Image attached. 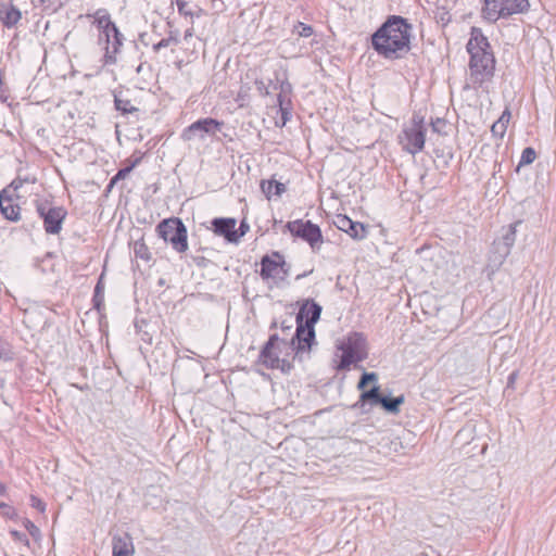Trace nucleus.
<instances>
[{"label": "nucleus", "mask_w": 556, "mask_h": 556, "mask_svg": "<svg viewBox=\"0 0 556 556\" xmlns=\"http://www.w3.org/2000/svg\"><path fill=\"white\" fill-rule=\"evenodd\" d=\"M363 343L364 339L358 333L349 337L348 341L340 346L342 355L338 369H348L351 364L364 359Z\"/></svg>", "instance_id": "obj_13"}, {"label": "nucleus", "mask_w": 556, "mask_h": 556, "mask_svg": "<svg viewBox=\"0 0 556 556\" xmlns=\"http://www.w3.org/2000/svg\"><path fill=\"white\" fill-rule=\"evenodd\" d=\"M399 142L404 151L412 155L421 152L426 142L424 117L414 115L410 123L404 126L399 135Z\"/></svg>", "instance_id": "obj_4"}, {"label": "nucleus", "mask_w": 556, "mask_h": 556, "mask_svg": "<svg viewBox=\"0 0 556 556\" xmlns=\"http://www.w3.org/2000/svg\"><path fill=\"white\" fill-rule=\"evenodd\" d=\"M511 248L506 245L502 240L497 239L493 243L492 261L501 265L510 254Z\"/></svg>", "instance_id": "obj_20"}, {"label": "nucleus", "mask_w": 556, "mask_h": 556, "mask_svg": "<svg viewBox=\"0 0 556 556\" xmlns=\"http://www.w3.org/2000/svg\"><path fill=\"white\" fill-rule=\"evenodd\" d=\"M41 3H46L48 2V5L46 7L49 8V7H58V5H61V0H40Z\"/></svg>", "instance_id": "obj_37"}, {"label": "nucleus", "mask_w": 556, "mask_h": 556, "mask_svg": "<svg viewBox=\"0 0 556 556\" xmlns=\"http://www.w3.org/2000/svg\"><path fill=\"white\" fill-rule=\"evenodd\" d=\"M261 189L267 199L271 195H281L286 191V186L275 179L263 180L261 182Z\"/></svg>", "instance_id": "obj_19"}, {"label": "nucleus", "mask_w": 556, "mask_h": 556, "mask_svg": "<svg viewBox=\"0 0 556 556\" xmlns=\"http://www.w3.org/2000/svg\"><path fill=\"white\" fill-rule=\"evenodd\" d=\"M114 105L122 114H129L138 110L129 99H124L122 93H114Z\"/></svg>", "instance_id": "obj_21"}, {"label": "nucleus", "mask_w": 556, "mask_h": 556, "mask_svg": "<svg viewBox=\"0 0 556 556\" xmlns=\"http://www.w3.org/2000/svg\"><path fill=\"white\" fill-rule=\"evenodd\" d=\"M321 314V306L314 301L306 300L296 316L299 323L291 343L298 341L296 354L308 352L315 339L314 325L317 323Z\"/></svg>", "instance_id": "obj_3"}, {"label": "nucleus", "mask_w": 556, "mask_h": 556, "mask_svg": "<svg viewBox=\"0 0 556 556\" xmlns=\"http://www.w3.org/2000/svg\"><path fill=\"white\" fill-rule=\"evenodd\" d=\"M444 125V122L440 118H438L435 122H432V128L434 131H440L439 126Z\"/></svg>", "instance_id": "obj_38"}, {"label": "nucleus", "mask_w": 556, "mask_h": 556, "mask_svg": "<svg viewBox=\"0 0 556 556\" xmlns=\"http://www.w3.org/2000/svg\"><path fill=\"white\" fill-rule=\"evenodd\" d=\"M23 187V181L13 180L11 185L0 192V211L2 215L12 222L20 218V206L16 200L20 198L17 191Z\"/></svg>", "instance_id": "obj_9"}, {"label": "nucleus", "mask_w": 556, "mask_h": 556, "mask_svg": "<svg viewBox=\"0 0 556 556\" xmlns=\"http://www.w3.org/2000/svg\"><path fill=\"white\" fill-rule=\"evenodd\" d=\"M102 292V286H101V279L98 281L96 288H94V300L99 296V294Z\"/></svg>", "instance_id": "obj_39"}, {"label": "nucleus", "mask_w": 556, "mask_h": 556, "mask_svg": "<svg viewBox=\"0 0 556 556\" xmlns=\"http://www.w3.org/2000/svg\"><path fill=\"white\" fill-rule=\"evenodd\" d=\"M11 534L18 541L24 542L28 544V541L26 540V536L24 533H21L18 531H11Z\"/></svg>", "instance_id": "obj_36"}, {"label": "nucleus", "mask_w": 556, "mask_h": 556, "mask_svg": "<svg viewBox=\"0 0 556 556\" xmlns=\"http://www.w3.org/2000/svg\"><path fill=\"white\" fill-rule=\"evenodd\" d=\"M404 403V396L387 397L380 400V405L389 413L396 414L400 410V405Z\"/></svg>", "instance_id": "obj_22"}, {"label": "nucleus", "mask_w": 556, "mask_h": 556, "mask_svg": "<svg viewBox=\"0 0 556 556\" xmlns=\"http://www.w3.org/2000/svg\"><path fill=\"white\" fill-rule=\"evenodd\" d=\"M372 47L389 60H395L406 54L410 47V26L401 16H391L372 35Z\"/></svg>", "instance_id": "obj_1"}, {"label": "nucleus", "mask_w": 556, "mask_h": 556, "mask_svg": "<svg viewBox=\"0 0 556 556\" xmlns=\"http://www.w3.org/2000/svg\"><path fill=\"white\" fill-rule=\"evenodd\" d=\"M135 552L129 534L115 535L113 538V556H132Z\"/></svg>", "instance_id": "obj_17"}, {"label": "nucleus", "mask_w": 556, "mask_h": 556, "mask_svg": "<svg viewBox=\"0 0 556 556\" xmlns=\"http://www.w3.org/2000/svg\"><path fill=\"white\" fill-rule=\"evenodd\" d=\"M293 33L296 34L299 37H309L313 34V28L309 25H306L304 23L299 22L294 28Z\"/></svg>", "instance_id": "obj_27"}, {"label": "nucleus", "mask_w": 556, "mask_h": 556, "mask_svg": "<svg viewBox=\"0 0 556 556\" xmlns=\"http://www.w3.org/2000/svg\"><path fill=\"white\" fill-rule=\"evenodd\" d=\"M97 27L99 33L102 30L112 29L115 27V24L111 21L110 16L108 15H99L96 18Z\"/></svg>", "instance_id": "obj_26"}, {"label": "nucleus", "mask_w": 556, "mask_h": 556, "mask_svg": "<svg viewBox=\"0 0 556 556\" xmlns=\"http://www.w3.org/2000/svg\"><path fill=\"white\" fill-rule=\"evenodd\" d=\"M98 42L103 46L104 49V64H115L117 61L116 54L123 45V36L117 27H113V30L108 29L100 31Z\"/></svg>", "instance_id": "obj_12"}, {"label": "nucleus", "mask_w": 556, "mask_h": 556, "mask_svg": "<svg viewBox=\"0 0 556 556\" xmlns=\"http://www.w3.org/2000/svg\"><path fill=\"white\" fill-rule=\"evenodd\" d=\"M286 227L293 236H296L308 242L313 250H318L320 248L323 243L320 228L313 224L311 220L304 222L302 219H296L293 222H288Z\"/></svg>", "instance_id": "obj_8"}, {"label": "nucleus", "mask_w": 556, "mask_h": 556, "mask_svg": "<svg viewBox=\"0 0 556 556\" xmlns=\"http://www.w3.org/2000/svg\"><path fill=\"white\" fill-rule=\"evenodd\" d=\"M36 507H37V511L40 510V511H43L45 510V504L37 500V504H36Z\"/></svg>", "instance_id": "obj_42"}, {"label": "nucleus", "mask_w": 556, "mask_h": 556, "mask_svg": "<svg viewBox=\"0 0 556 556\" xmlns=\"http://www.w3.org/2000/svg\"><path fill=\"white\" fill-rule=\"evenodd\" d=\"M334 225L353 239L362 240L367 236L366 227L362 223L353 222L346 215H338L334 219Z\"/></svg>", "instance_id": "obj_15"}, {"label": "nucleus", "mask_w": 556, "mask_h": 556, "mask_svg": "<svg viewBox=\"0 0 556 556\" xmlns=\"http://www.w3.org/2000/svg\"><path fill=\"white\" fill-rule=\"evenodd\" d=\"M223 124V122L211 117L201 118L184 129L181 132V139L184 141H203L206 136H214L218 130H220Z\"/></svg>", "instance_id": "obj_10"}, {"label": "nucleus", "mask_w": 556, "mask_h": 556, "mask_svg": "<svg viewBox=\"0 0 556 556\" xmlns=\"http://www.w3.org/2000/svg\"><path fill=\"white\" fill-rule=\"evenodd\" d=\"M278 102L281 111L282 125H285L286 122L288 121L289 112L287 111V109L283 108V100L281 93L278 96Z\"/></svg>", "instance_id": "obj_32"}, {"label": "nucleus", "mask_w": 556, "mask_h": 556, "mask_svg": "<svg viewBox=\"0 0 556 556\" xmlns=\"http://www.w3.org/2000/svg\"><path fill=\"white\" fill-rule=\"evenodd\" d=\"M382 395L379 393V387L375 386L370 390L364 391L361 394L362 402H371L372 404H379L382 400Z\"/></svg>", "instance_id": "obj_24"}, {"label": "nucleus", "mask_w": 556, "mask_h": 556, "mask_svg": "<svg viewBox=\"0 0 556 556\" xmlns=\"http://www.w3.org/2000/svg\"><path fill=\"white\" fill-rule=\"evenodd\" d=\"M157 231L164 241L169 242L174 250L184 253L188 250L187 229L178 218H170L161 222Z\"/></svg>", "instance_id": "obj_7"}, {"label": "nucleus", "mask_w": 556, "mask_h": 556, "mask_svg": "<svg viewBox=\"0 0 556 556\" xmlns=\"http://www.w3.org/2000/svg\"><path fill=\"white\" fill-rule=\"evenodd\" d=\"M5 492V486L0 482V495Z\"/></svg>", "instance_id": "obj_43"}, {"label": "nucleus", "mask_w": 556, "mask_h": 556, "mask_svg": "<svg viewBox=\"0 0 556 556\" xmlns=\"http://www.w3.org/2000/svg\"><path fill=\"white\" fill-rule=\"evenodd\" d=\"M529 8L528 0H484L482 17L494 23L501 17L523 13Z\"/></svg>", "instance_id": "obj_5"}, {"label": "nucleus", "mask_w": 556, "mask_h": 556, "mask_svg": "<svg viewBox=\"0 0 556 556\" xmlns=\"http://www.w3.org/2000/svg\"><path fill=\"white\" fill-rule=\"evenodd\" d=\"M506 129L507 127L502 122H495L491 127L492 134L500 138H502L505 135Z\"/></svg>", "instance_id": "obj_30"}, {"label": "nucleus", "mask_w": 556, "mask_h": 556, "mask_svg": "<svg viewBox=\"0 0 556 556\" xmlns=\"http://www.w3.org/2000/svg\"><path fill=\"white\" fill-rule=\"evenodd\" d=\"M178 39L176 37L169 36L167 38H164L160 40L157 43L153 46L154 51H160L163 48H167L172 45H177Z\"/></svg>", "instance_id": "obj_28"}, {"label": "nucleus", "mask_w": 556, "mask_h": 556, "mask_svg": "<svg viewBox=\"0 0 556 556\" xmlns=\"http://www.w3.org/2000/svg\"><path fill=\"white\" fill-rule=\"evenodd\" d=\"M236 224L235 218H215L212 222L214 232L225 237L229 242H237L239 239Z\"/></svg>", "instance_id": "obj_16"}, {"label": "nucleus", "mask_w": 556, "mask_h": 556, "mask_svg": "<svg viewBox=\"0 0 556 556\" xmlns=\"http://www.w3.org/2000/svg\"><path fill=\"white\" fill-rule=\"evenodd\" d=\"M362 377L366 382H376L378 380L376 372H364Z\"/></svg>", "instance_id": "obj_35"}, {"label": "nucleus", "mask_w": 556, "mask_h": 556, "mask_svg": "<svg viewBox=\"0 0 556 556\" xmlns=\"http://www.w3.org/2000/svg\"><path fill=\"white\" fill-rule=\"evenodd\" d=\"M367 383H368V382L364 381V379H363V377H362V378H361V380L358 381L357 388H358L359 390H363V389H365V387H366V384H367Z\"/></svg>", "instance_id": "obj_41"}, {"label": "nucleus", "mask_w": 556, "mask_h": 556, "mask_svg": "<svg viewBox=\"0 0 556 556\" xmlns=\"http://www.w3.org/2000/svg\"><path fill=\"white\" fill-rule=\"evenodd\" d=\"M470 54V75L475 84L481 85L493 76L495 60L490 51L486 37L480 29L472 28L471 37L467 43Z\"/></svg>", "instance_id": "obj_2"}, {"label": "nucleus", "mask_w": 556, "mask_h": 556, "mask_svg": "<svg viewBox=\"0 0 556 556\" xmlns=\"http://www.w3.org/2000/svg\"><path fill=\"white\" fill-rule=\"evenodd\" d=\"M510 119V112L506 109L496 122H502L506 127Z\"/></svg>", "instance_id": "obj_34"}, {"label": "nucleus", "mask_w": 556, "mask_h": 556, "mask_svg": "<svg viewBox=\"0 0 556 556\" xmlns=\"http://www.w3.org/2000/svg\"><path fill=\"white\" fill-rule=\"evenodd\" d=\"M535 157H536V153L533 148L528 147V148L523 149L518 167L533 163Z\"/></svg>", "instance_id": "obj_25"}, {"label": "nucleus", "mask_w": 556, "mask_h": 556, "mask_svg": "<svg viewBox=\"0 0 556 556\" xmlns=\"http://www.w3.org/2000/svg\"><path fill=\"white\" fill-rule=\"evenodd\" d=\"M21 20V12L14 7L0 3V22L7 27H12Z\"/></svg>", "instance_id": "obj_18"}, {"label": "nucleus", "mask_w": 556, "mask_h": 556, "mask_svg": "<svg viewBox=\"0 0 556 556\" xmlns=\"http://www.w3.org/2000/svg\"><path fill=\"white\" fill-rule=\"evenodd\" d=\"M135 252L138 257L149 260L148 249L144 244H139V247H136Z\"/></svg>", "instance_id": "obj_33"}, {"label": "nucleus", "mask_w": 556, "mask_h": 556, "mask_svg": "<svg viewBox=\"0 0 556 556\" xmlns=\"http://www.w3.org/2000/svg\"><path fill=\"white\" fill-rule=\"evenodd\" d=\"M256 85H257V89L263 92L264 90V94H268V90L267 88L265 87L264 83L263 81H256Z\"/></svg>", "instance_id": "obj_40"}, {"label": "nucleus", "mask_w": 556, "mask_h": 556, "mask_svg": "<svg viewBox=\"0 0 556 556\" xmlns=\"http://www.w3.org/2000/svg\"><path fill=\"white\" fill-rule=\"evenodd\" d=\"M520 224V222H517L515 224H510L506 229L503 236L500 238L506 245L513 248L516 241V233H517V225Z\"/></svg>", "instance_id": "obj_23"}, {"label": "nucleus", "mask_w": 556, "mask_h": 556, "mask_svg": "<svg viewBox=\"0 0 556 556\" xmlns=\"http://www.w3.org/2000/svg\"><path fill=\"white\" fill-rule=\"evenodd\" d=\"M140 159L134 161L128 167L122 168L117 172L115 177L112 179V182H115L118 179H124L128 176V174L132 170V168L139 163Z\"/></svg>", "instance_id": "obj_29"}, {"label": "nucleus", "mask_w": 556, "mask_h": 556, "mask_svg": "<svg viewBox=\"0 0 556 556\" xmlns=\"http://www.w3.org/2000/svg\"><path fill=\"white\" fill-rule=\"evenodd\" d=\"M515 377H516V372H513V374L509 376V381L515 380Z\"/></svg>", "instance_id": "obj_44"}, {"label": "nucleus", "mask_w": 556, "mask_h": 556, "mask_svg": "<svg viewBox=\"0 0 556 556\" xmlns=\"http://www.w3.org/2000/svg\"><path fill=\"white\" fill-rule=\"evenodd\" d=\"M293 345L292 343L290 345L285 340H280L277 334H273L261 352L262 363L268 368L281 369L283 372L290 371L291 363L285 357L280 358L279 353L282 350L294 351L296 348H293Z\"/></svg>", "instance_id": "obj_6"}, {"label": "nucleus", "mask_w": 556, "mask_h": 556, "mask_svg": "<svg viewBox=\"0 0 556 556\" xmlns=\"http://www.w3.org/2000/svg\"><path fill=\"white\" fill-rule=\"evenodd\" d=\"M275 256L278 258L277 261L269 256L263 257L261 262V276L264 280L270 279L273 282L278 283L287 277L288 271L285 268V262L280 260L279 254H275Z\"/></svg>", "instance_id": "obj_14"}, {"label": "nucleus", "mask_w": 556, "mask_h": 556, "mask_svg": "<svg viewBox=\"0 0 556 556\" xmlns=\"http://www.w3.org/2000/svg\"><path fill=\"white\" fill-rule=\"evenodd\" d=\"M179 13L185 15H192V11L189 9V3L186 0H175Z\"/></svg>", "instance_id": "obj_31"}, {"label": "nucleus", "mask_w": 556, "mask_h": 556, "mask_svg": "<svg viewBox=\"0 0 556 556\" xmlns=\"http://www.w3.org/2000/svg\"><path fill=\"white\" fill-rule=\"evenodd\" d=\"M37 213L43 220L45 231L49 235H58L62 230V225L67 216L64 206L37 205Z\"/></svg>", "instance_id": "obj_11"}]
</instances>
